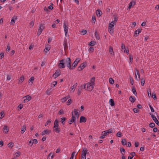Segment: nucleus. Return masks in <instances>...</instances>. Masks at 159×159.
Instances as JSON below:
<instances>
[{
    "label": "nucleus",
    "mask_w": 159,
    "mask_h": 159,
    "mask_svg": "<svg viewBox=\"0 0 159 159\" xmlns=\"http://www.w3.org/2000/svg\"><path fill=\"white\" fill-rule=\"evenodd\" d=\"M59 122L57 119H56L54 122L53 130L57 133L60 131V129L59 128Z\"/></svg>",
    "instance_id": "nucleus-1"
},
{
    "label": "nucleus",
    "mask_w": 159,
    "mask_h": 159,
    "mask_svg": "<svg viewBox=\"0 0 159 159\" xmlns=\"http://www.w3.org/2000/svg\"><path fill=\"white\" fill-rule=\"evenodd\" d=\"M66 61L67 67H68L70 70L74 69L73 67H71V61L70 58L69 57H67Z\"/></svg>",
    "instance_id": "nucleus-2"
},
{
    "label": "nucleus",
    "mask_w": 159,
    "mask_h": 159,
    "mask_svg": "<svg viewBox=\"0 0 159 159\" xmlns=\"http://www.w3.org/2000/svg\"><path fill=\"white\" fill-rule=\"evenodd\" d=\"M93 83H87V87L86 89V90H87L89 91H91L93 89Z\"/></svg>",
    "instance_id": "nucleus-3"
},
{
    "label": "nucleus",
    "mask_w": 159,
    "mask_h": 159,
    "mask_svg": "<svg viewBox=\"0 0 159 159\" xmlns=\"http://www.w3.org/2000/svg\"><path fill=\"white\" fill-rule=\"evenodd\" d=\"M65 61V59H62L59 61L60 63L58 65L59 68L62 69L65 67L64 65V61Z\"/></svg>",
    "instance_id": "nucleus-4"
},
{
    "label": "nucleus",
    "mask_w": 159,
    "mask_h": 159,
    "mask_svg": "<svg viewBox=\"0 0 159 159\" xmlns=\"http://www.w3.org/2000/svg\"><path fill=\"white\" fill-rule=\"evenodd\" d=\"M82 153L81 154V159H86V155L87 152V150L86 148H84L83 149Z\"/></svg>",
    "instance_id": "nucleus-5"
},
{
    "label": "nucleus",
    "mask_w": 159,
    "mask_h": 159,
    "mask_svg": "<svg viewBox=\"0 0 159 159\" xmlns=\"http://www.w3.org/2000/svg\"><path fill=\"white\" fill-rule=\"evenodd\" d=\"M80 58H77L72 64V67L75 68L77 66L79 61H80Z\"/></svg>",
    "instance_id": "nucleus-6"
},
{
    "label": "nucleus",
    "mask_w": 159,
    "mask_h": 159,
    "mask_svg": "<svg viewBox=\"0 0 159 159\" xmlns=\"http://www.w3.org/2000/svg\"><path fill=\"white\" fill-rule=\"evenodd\" d=\"M150 114L151 115V116L153 120L154 121L155 123L158 125H159V122L157 119L156 117L154 116L153 114L151 113H150Z\"/></svg>",
    "instance_id": "nucleus-7"
},
{
    "label": "nucleus",
    "mask_w": 159,
    "mask_h": 159,
    "mask_svg": "<svg viewBox=\"0 0 159 159\" xmlns=\"http://www.w3.org/2000/svg\"><path fill=\"white\" fill-rule=\"evenodd\" d=\"M86 62H84L82 63L78 67V70L79 71L82 70L86 67Z\"/></svg>",
    "instance_id": "nucleus-8"
},
{
    "label": "nucleus",
    "mask_w": 159,
    "mask_h": 159,
    "mask_svg": "<svg viewBox=\"0 0 159 159\" xmlns=\"http://www.w3.org/2000/svg\"><path fill=\"white\" fill-rule=\"evenodd\" d=\"M23 98H24V102H27L30 101L31 98V96L28 95L25 97H24Z\"/></svg>",
    "instance_id": "nucleus-9"
},
{
    "label": "nucleus",
    "mask_w": 159,
    "mask_h": 159,
    "mask_svg": "<svg viewBox=\"0 0 159 159\" xmlns=\"http://www.w3.org/2000/svg\"><path fill=\"white\" fill-rule=\"evenodd\" d=\"M72 118L71 120L69 121L70 124H71L72 123L75 122L76 117L74 116L73 112H72Z\"/></svg>",
    "instance_id": "nucleus-10"
},
{
    "label": "nucleus",
    "mask_w": 159,
    "mask_h": 159,
    "mask_svg": "<svg viewBox=\"0 0 159 159\" xmlns=\"http://www.w3.org/2000/svg\"><path fill=\"white\" fill-rule=\"evenodd\" d=\"M135 2H134L133 1L131 2L129 4V7L127 9V10H129L131 7H132L135 5Z\"/></svg>",
    "instance_id": "nucleus-11"
},
{
    "label": "nucleus",
    "mask_w": 159,
    "mask_h": 159,
    "mask_svg": "<svg viewBox=\"0 0 159 159\" xmlns=\"http://www.w3.org/2000/svg\"><path fill=\"white\" fill-rule=\"evenodd\" d=\"M64 31H65V36H66L67 34L68 33V27L66 25V24L65 23H64Z\"/></svg>",
    "instance_id": "nucleus-12"
},
{
    "label": "nucleus",
    "mask_w": 159,
    "mask_h": 159,
    "mask_svg": "<svg viewBox=\"0 0 159 159\" xmlns=\"http://www.w3.org/2000/svg\"><path fill=\"white\" fill-rule=\"evenodd\" d=\"M135 75L136 79L137 80V75H138V78H139V79L140 76V75H139V70H138L137 69H135Z\"/></svg>",
    "instance_id": "nucleus-13"
},
{
    "label": "nucleus",
    "mask_w": 159,
    "mask_h": 159,
    "mask_svg": "<svg viewBox=\"0 0 159 159\" xmlns=\"http://www.w3.org/2000/svg\"><path fill=\"white\" fill-rule=\"evenodd\" d=\"M86 119L84 116H81L80 118V123L85 122L86 121Z\"/></svg>",
    "instance_id": "nucleus-14"
},
{
    "label": "nucleus",
    "mask_w": 159,
    "mask_h": 159,
    "mask_svg": "<svg viewBox=\"0 0 159 159\" xmlns=\"http://www.w3.org/2000/svg\"><path fill=\"white\" fill-rule=\"evenodd\" d=\"M64 46L65 50L68 48L67 42L66 39H65L64 40Z\"/></svg>",
    "instance_id": "nucleus-15"
},
{
    "label": "nucleus",
    "mask_w": 159,
    "mask_h": 159,
    "mask_svg": "<svg viewBox=\"0 0 159 159\" xmlns=\"http://www.w3.org/2000/svg\"><path fill=\"white\" fill-rule=\"evenodd\" d=\"M109 52L110 54L111 55L114 56V52L113 50V48L112 47L110 46L109 47Z\"/></svg>",
    "instance_id": "nucleus-16"
},
{
    "label": "nucleus",
    "mask_w": 159,
    "mask_h": 159,
    "mask_svg": "<svg viewBox=\"0 0 159 159\" xmlns=\"http://www.w3.org/2000/svg\"><path fill=\"white\" fill-rule=\"evenodd\" d=\"M39 26V27L38 30L42 32L43 30L44 29V25L42 24H40Z\"/></svg>",
    "instance_id": "nucleus-17"
},
{
    "label": "nucleus",
    "mask_w": 159,
    "mask_h": 159,
    "mask_svg": "<svg viewBox=\"0 0 159 159\" xmlns=\"http://www.w3.org/2000/svg\"><path fill=\"white\" fill-rule=\"evenodd\" d=\"M3 131L6 133H7L8 131V127L6 126L5 125L4 126L3 128Z\"/></svg>",
    "instance_id": "nucleus-18"
},
{
    "label": "nucleus",
    "mask_w": 159,
    "mask_h": 159,
    "mask_svg": "<svg viewBox=\"0 0 159 159\" xmlns=\"http://www.w3.org/2000/svg\"><path fill=\"white\" fill-rule=\"evenodd\" d=\"M96 13L98 16H100L102 14V12L100 10L98 9L96 11Z\"/></svg>",
    "instance_id": "nucleus-19"
},
{
    "label": "nucleus",
    "mask_w": 159,
    "mask_h": 159,
    "mask_svg": "<svg viewBox=\"0 0 159 159\" xmlns=\"http://www.w3.org/2000/svg\"><path fill=\"white\" fill-rule=\"evenodd\" d=\"M53 157V154L52 152L50 153L48 156V159H52Z\"/></svg>",
    "instance_id": "nucleus-20"
},
{
    "label": "nucleus",
    "mask_w": 159,
    "mask_h": 159,
    "mask_svg": "<svg viewBox=\"0 0 159 159\" xmlns=\"http://www.w3.org/2000/svg\"><path fill=\"white\" fill-rule=\"evenodd\" d=\"M130 101L132 102H134L135 100V98L134 97L130 96L129 98Z\"/></svg>",
    "instance_id": "nucleus-21"
},
{
    "label": "nucleus",
    "mask_w": 159,
    "mask_h": 159,
    "mask_svg": "<svg viewBox=\"0 0 159 159\" xmlns=\"http://www.w3.org/2000/svg\"><path fill=\"white\" fill-rule=\"evenodd\" d=\"M109 103L111 106L112 107L114 105V101L112 99H111L109 102Z\"/></svg>",
    "instance_id": "nucleus-22"
},
{
    "label": "nucleus",
    "mask_w": 159,
    "mask_h": 159,
    "mask_svg": "<svg viewBox=\"0 0 159 159\" xmlns=\"http://www.w3.org/2000/svg\"><path fill=\"white\" fill-rule=\"evenodd\" d=\"M60 75V73L59 72L56 71L55 73L53 74V76L55 77V78H56L59 75Z\"/></svg>",
    "instance_id": "nucleus-23"
},
{
    "label": "nucleus",
    "mask_w": 159,
    "mask_h": 159,
    "mask_svg": "<svg viewBox=\"0 0 159 159\" xmlns=\"http://www.w3.org/2000/svg\"><path fill=\"white\" fill-rule=\"evenodd\" d=\"M24 80V76L22 75L20 78L19 80V83H22Z\"/></svg>",
    "instance_id": "nucleus-24"
},
{
    "label": "nucleus",
    "mask_w": 159,
    "mask_h": 159,
    "mask_svg": "<svg viewBox=\"0 0 159 159\" xmlns=\"http://www.w3.org/2000/svg\"><path fill=\"white\" fill-rule=\"evenodd\" d=\"M26 130V126L25 125H23L22 127V128L21 129V133H24L25 131Z\"/></svg>",
    "instance_id": "nucleus-25"
},
{
    "label": "nucleus",
    "mask_w": 159,
    "mask_h": 159,
    "mask_svg": "<svg viewBox=\"0 0 159 159\" xmlns=\"http://www.w3.org/2000/svg\"><path fill=\"white\" fill-rule=\"evenodd\" d=\"M115 22L112 21L110 23L109 25V28H113L114 26V24H115Z\"/></svg>",
    "instance_id": "nucleus-26"
},
{
    "label": "nucleus",
    "mask_w": 159,
    "mask_h": 159,
    "mask_svg": "<svg viewBox=\"0 0 159 159\" xmlns=\"http://www.w3.org/2000/svg\"><path fill=\"white\" fill-rule=\"evenodd\" d=\"M120 150L122 154L124 155L125 153V149L123 148H120Z\"/></svg>",
    "instance_id": "nucleus-27"
},
{
    "label": "nucleus",
    "mask_w": 159,
    "mask_h": 159,
    "mask_svg": "<svg viewBox=\"0 0 159 159\" xmlns=\"http://www.w3.org/2000/svg\"><path fill=\"white\" fill-rule=\"evenodd\" d=\"M121 143L123 145H125L126 144V141L125 139H123L122 140Z\"/></svg>",
    "instance_id": "nucleus-28"
},
{
    "label": "nucleus",
    "mask_w": 159,
    "mask_h": 159,
    "mask_svg": "<svg viewBox=\"0 0 159 159\" xmlns=\"http://www.w3.org/2000/svg\"><path fill=\"white\" fill-rule=\"evenodd\" d=\"M142 29H139L137 30H136L134 32V33L136 34H138L139 33H140Z\"/></svg>",
    "instance_id": "nucleus-29"
},
{
    "label": "nucleus",
    "mask_w": 159,
    "mask_h": 159,
    "mask_svg": "<svg viewBox=\"0 0 159 159\" xmlns=\"http://www.w3.org/2000/svg\"><path fill=\"white\" fill-rule=\"evenodd\" d=\"M61 121L63 125H64L65 124V123L64 122L66 120V119L65 117H62L61 119Z\"/></svg>",
    "instance_id": "nucleus-30"
},
{
    "label": "nucleus",
    "mask_w": 159,
    "mask_h": 159,
    "mask_svg": "<svg viewBox=\"0 0 159 159\" xmlns=\"http://www.w3.org/2000/svg\"><path fill=\"white\" fill-rule=\"evenodd\" d=\"M121 48L122 49L121 51L123 52H125V45L124 44H122Z\"/></svg>",
    "instance_id": "nucleus-31"
},
{
    "label": "nucleus",
    "mask_w": 159,
    "mask_h": 159,
    "mask_svg": "<svg viewBox=\"0 0 159 159\" xmlns=\"http://www.w3.org/2000/svg\"><path fill=\"white\" fill-rule=\"evenodd\" d=\"M132 90L133 93L136 96L137 94V93L136 92L135 89L134 88V87H133Z\"/></svg>",
    "instance_id": "nucleus-32"
},
{
    "label": "nucleus",
    "mask_w": 159,
    "mask_h": 159,
    "mask_svg": "<svg viewBox=\"0 0 159 159\" xmlns=\"http://www.w3.org/2000/svg\"><path fill=\"white\" fill-rule=\"evenodd\" d=\"M95 36L97 39H99L100 37L99 36L98 34L97 31L95 32Z\"/></svg>",
    "instance_id": "nucleus-33"
},
{
    "label": "nucleus",
    "mask_w": 159,
    "mask_h": 159,
    "mask_svg": "<svg viewBox=\"0 0 159 159\" xmlns=\"http://www.w3.org/2000/svg\"><path fill=\"white\" fill-rule=\"evenodd\" d=\"M96 44V42L94 41H92L89 43V45L91 46H93Z\"/></svg>",
    "instance_id": "nucleus-34"
},
{
    "label": "nucleus",
    "mask_w": 159,
    "mask_h": 159,
    "mask_svg": "<svg viewBox=\"0 0 159 159\" xmlns=\"http://www.w3.org/2000/svg\"><path fill=\"white\" fill-rule=\"evenodd\" d=\"M48 134H49L48 131V130H45L42 133V135Z\"/></svg>",
    "instance_id": "nucleus-35"
},
{
    "label": "nucleus",
    "mask_w": 159,
    "mask_h": 159,
    "mask_svg": "<svg viewBox=\"0 0 159 159\" xmlns=\"http://www.w3.org/2000/svg\"><path fill=\"white\" fill-rule=\"evenodd\" d=\"M109 31L110 34H113V28H109Z\"/></svg>",
    "instance_id": "nucleus-36"
},
{
    "label": "nucleus",
    "mask_w": 159,
    "mask_h": 159,
    "mask_svg": "<svg viewBox=\"0 0 159 159\" xmlns=\"http://www.w3.org/2000/svg\"><path fill=\"white\" fill-rule=\"evenodd\" d=\"M109 82L111 84H113L114 83V80L112 78L109 79Z\"/></svg>",
    "instance_id": "nucleus-37"
},
{
    "label": "nucleus",
    "mask_w": 159,
    "mask_h": 159,
    "mask_svg": "<svg viewBox=\"0 0 159 159\" xmlns=\"http://www.w3.org/2000/svg\"><path fill=\"white\" fill-rule=\"evenodd\" d=\"M64 114L63 110L62 109L60 110L58 112L59 115H62Z\"/></svg>",
    "instance_id": "nucleus-38"
},
{
    "label": "nucleus",
    "mask_w": 159,
    "mask_h": 159,
    "mask_svg": "<svg viewBox=\"0 0 159 159\" xmlns=\"http://www.w3.org/2000/svg\"><path fill=\"white\" fill-rule=\"evenodd\" d=\"M155 126V124L154 123H151L149 125V126L151 128H153Z\"/></svg>",
    "instance_id": "nucleus-39"
},
{
    "label": "nucleus",
    "mask_w": 159,
    "mask_h": 159,
    "mask_svg": "<svg viewBox=\"0 0 159 159\" xmlns=\"http://www.w3.org/2000/svg\"><path fill=\"white\" fill-rule=\"evenodd\" d=\"M77 83H76L73 86L71 87V89L72 90L73 89H74V90H75V88L77 86Z\"/></svg>",
    "instance_id": "nucleus-40"
},
{
    "label": "nucleus",
    "mask_w": 159,
    "mask_h": 159,
    "mask_svg": "<svg viewBox=\"0 0 159 159\" xmlns=\"http://www.w3.org/2000/svg\"><path fill=\"white\" fill-rule=\"evenodd\" d=\"M122 135V134L120 132H118L116 134V136L118 137H121Z\"/></svg>",
    "instance_id": "nucleus-41"
},
{
    "label": "nucleus",
    "mask_w": 159,
    "mask_h": 159,
    "mask_svg": "<svg viewBox=\"0 0 159 159\" xmlns=\"http://www.w3.org/2000/svg\"><path fill=\"white\" fill-rule=\"evenodd\" d=\"M152 97L154 100L157 99V97L155 93H153L152 94Z\"/></svg>",
    "instance_id": "nucleus-42"
},
{
    "label": "nucleus",
    "mask_w": 159,
    "mask_h": 159,
    "mask_svg": "<svg viewBox=\"0 0 159 159\" xmlns=\"http://www.w3.org/2000/svg\"><path fill=\"white\" fill-rule=\"evenodd\" d=\"M92 21L93 23H95L96 21V18L95 16H92Z\"/></svg>",
    "instance_id": "nucleus-43"
},
{
    "label": "nucleus",
    "mask_w": 159,
    "mask_h": 159,
    "mask_svg": "<svg viewBox=\"0 0 159 159\" xmlns=\"http://www.w3.org/2000/svg\"><path fill=\"white\" fill-rule=\"evenodd\" d=\"M50 50V48L48 46V47H47L45 48L44 49V51L46 53H47Z\"/></svg>",
    "instance_id": "nucleus-44"
},
{
    "label": "nucleus",
    "mask_w": 159,
    "mask_h": 159,
    "mask_svg": "<svg viewBox=\"0 0 159 159\" xmlns=\"http://www.w3.org/2000/svg\"><path fill=\"white\" fill-rule=\"evenodd\" d=\"M104 136L107 135V131H105L102 132V134Z\"/></svg>",
    "instance_id": "nucleus-45"
},
{
    "label": "nucleus",
    "mask_w": 159,
    "mask_h": 159,
    "mask_svg": "<svg viewBox=\"0 0 159 159\" xmlns=\"http://www.w3.org/2000/svg\"><path fill=\"white\" fill-rule=\"evenodd\" d=\"M141 84L142 86H143L145 83V80L143 79H142L141 80Z\"/></svg>",
    "instance_id": "nucleus-46"
},
{
    "label": "nucleus",
    "mask_w": 159,
    "mask_h": 159,
    "mask_svg": "<svg viewBox=\"0 0 159 159\" xmlns=\"http://www.w3.org/2000/svg\"><path fill=\"white\" fill-rule=\"evenodd\" d=\"M107 134L111 133L112 132V131H113L112 129H109L108 130H107Z\"/></svg>",
    "instance_id": "nucleus-47"
},
{
    "label": "nucleus",
    "mask_w": 159,
    "mask_h": 159,
    "mask_svg": "<svg viewBox=\"0 0 159 159\" xmlns=\"http://www.w3.org/2000/svg\"><path fill=\"white\" fill-rule=\"evenodd\" d=\"M78 111H79L78 110H76V109H74V111L75 114V116L78 115H79V114H78Z\"/></svg>",
    "instance_id": "nucleus-48"
},
{
    "label": "nucleus",
    "mask_w": 159,
    "mask_h": 159,
    "mask_svg": "<svg viewBox=\"0 0 159 159\" xmlns=\"http://www.w3.org/2000/svg\"><path fill=\"white\" fill-rule=\"evenodd\" d=\"M4 113L2 112H1L0 113V116H1L0 119H2L3 117H4Z\"/></svg>",
    "instance_id": "nucleus-49"
},
{
    "label": "nucleus",
    "mask_w": 159,
    "mask_h": 159,
    "mask_svg": "<svg viewBox=\"0 0 159 159\" xmlns=\"http://www.w3.org/2000/svg\"><path fill=\"white\" fill-rule=\"evenodd\" d=\"M81 88H79L78 90L77 94L78 95H80L81 93Z\"/></svg>",
    "instance_id": "nucleus-50"
},
{
    "label": "nucleus",
    "mask_w": 159,
    "mask_h": 159,
    "mask_svg": "<svg viewBox=\"0 0 159 159\" xmlns=\"http://www.w3.org/2000/svg\"><path fill=\"white\" fill-rule=\"evenodd\" d=\"M51 122V121L50 120H48L47 121L45 125V126H47L48 124L50 123Z\"/></svg>",
    "instance_id": "nucleus-51"
},
{
    "label": "nucleus",
    "mask_w": 159,
    "mask_h": 159,
    "mask_svg": "<svg viewBox=\"0 0 159 159\" xmlns=\"http://www.w3.org/2000/svg\"><path fill=\"white\" fill-rule=\"evenodd\" d=\"M82 33V34L83 35L87 33V31L85 30H82V31L81 32Z\"/></svg>",
    "instance_id": "nucleus-52"
},
{
    "label": "nucleus",
    "mask_w": 159,
    "mask_h": 159,
    "mask_svg": "<svg viewBox=\"0 0 159 159\" xmlns=\"http://www.w3.org/2000/svg\"><path fill=\"white\" fill-rule=\"evenodd\" d=\"M8 145V147L9 148H11L13 147V143H9Z\"/></svg>",
    "instance_id": "nucleus-53"
},
{
    "label": "nucleus",
    "mask_w": 159,
    "mask_h": 159,
    "mask_svg": "<svg viewBox=\"0 0 159 159\" xmlns=\"http://www.w3.org/2000/svg\"><path fill=\"white\" fill-rule=\"evenodd\" d=\"M95 80V78L94 77H92L91 79V83H93V84H94V82Z\"/></svg>",
    "instance_id": "nucleus-54"
},
{
    "label": "nucleus",
    "mask_w": 159,
    "mask_h": 159,
    "mask_svg": "<svg viewBox=\"0 0 159 159\" xmlns=\"http://www.w3.org/2000/svg\"><path fill=\"white\" fill-rule=\"evenodd\" d=\"M34 80V77H32L30 78L29 80V82L30 81L32 83L33 82Z\"/></svg>",
    "instance_id": "nucleus-55"
},
{
    "label": "nucleus",
    "mask_w": 159,
    "mask_h": 159,
    "mask_svg": "<svg viewBox=\"0 0 159 159\" xmlns=\"http://www.w3.org/2000/svg\"><path fill=\"white\" fill-rule=\"evenodd\" d=\"M37 143H38V141L36 139H34L33 140L32 144H33L34 143L35 144H36Z\"/></svg>",
    "instance_id": "nucleus-56"
},
{
    "label": "nucleus",
    "mask_w": 159,
    "mask_h": 159,
    "mask_svg": "<svg viewBox=\"0 0 159 159\" xmlns=\"http://www.w3.org/2000/svg\"><path fill=\"white\" fill-rule=\"evenodd\" d=\"M69 98L68 96L62 98V100H63V102H65Z\"/></svg>",
    "instance_id": "nucleus-57"
},
{
    "label": "nucleus",
    "mask_w": 159,
    "mask_h": 159,
    "mask_svg": "<svg viewBox=\"0 0 159 159\" xmlns=\"http://www.w3.org/2000/svg\"><path fill=\"white\" fill-rule=\"evenodd\" d=\"M149 107L151 109V111L152 112H153L154 111V110L153 108L150 105H149Z\"/></svg>",
    "instance_id": "nucleus-58"
},
{
    "label": "nucleus",
    "mask_w": 159,
    "mask_h": 159,
    "mask_svg": "<svg viewBox=\"0 0 159 159\" xmlns=\"http://www.w3.org/2000/svg\"><path fill=\"white\" fill-rule=\"evenodd\" d=\"M20 152H16V157H18L20 155Z\"/></svg>",
    "instance_id": "nucleus-59"
},
{
    "label": "nucleus",
    "mask_w": 159,
    "mask_h": 159,
    "mask_svg": "<svg viewBox=\"0 0 159 159\" xmlns=\"http://www.w3.org/2000/svg\"><path fill=\"white\" fill-rule=\"evenodd\" d=\"M4 57V53H1L0 54V59H2Z\"/></svg>",
    "instance_id": "nucleus-60"
},
{
    "label": "nucleus",
    "mask_w": 159,
    "mask_h": 159,
    "mask_svg": "<svg viewBox=\"0 0 159 159\" xmlns=\"http://www.w3.org/2000/svg\"><path fill=\"white\" fill-rule=\"evenodd\" d=\"M10 50V46H9V45H8L7 46V48H6V51H7V52H9V51Z\"/></svg>",
    "instance_id": "nucleus-61"
},
{
    "label": "nucleus",
    "mask_w": 159,
    "mask_h": 159,
    "mask_svg": "<svg viewBox=\"0 0 159 159\" xmlns=\"http://www.w3.org/2000/svg\"><path fill=\"white\" fill-rule=\"evenodd\" d=\"M133 111L135 113H138L139 110L137 108H135L134 109Z\"/></svg>",
    "instance_id": "nucleus-62"
},
{
    "label": "nucleus",
    "mask_w": 159,
    "mask_h": 159,
    "mask_svg": "<svg viewBox=\"0 0 159 159\" xmlns=\"http://www.w3.org/2000/svg\"><path fill=\"white\" fill-rule=\"evenodd\" d=\"M130 83L132 85H133V79L131 78H130Z\"/></svg>",
    "instance_id": "nucleus-63"
},
{
    "label": "nucleus",
    "mask_w": 159,
    "mask_h": 159,
    "mask_svg": "<svg viewBox=\"0 0 159 159\" xmlns=\"http://www.w3.org/2000/svg\"><path fill=\"white\" fill-rule=\"evenodd\" d=\"M12 19L15 20L17 19V17L16 16H14L12 18Z\"/></svg>",
    "instance_id": "nucleus-64"
}]
</instances>
